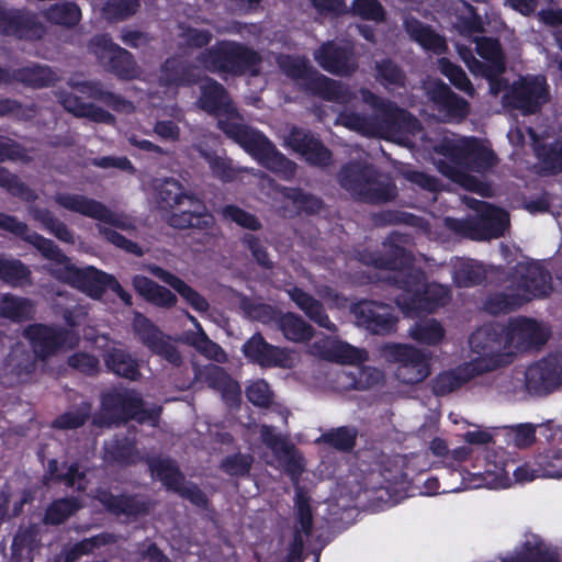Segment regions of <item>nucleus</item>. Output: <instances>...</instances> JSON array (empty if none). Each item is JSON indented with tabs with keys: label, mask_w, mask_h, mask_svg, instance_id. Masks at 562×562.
<instances>
[{
	"label": "nucleus",
	"mask_w": 562,
	"mask_h": 562,
	"mask_svg": "<svg viewBox=\"0 0 562 562\" xmlns=\"http://www.w3.org/2000/svg\"><path fill=\"white\" fill-rule=\"evenodd\" d=\"M548 336L542 324L528 318L514 319L506 328L486 324L469 339L475 358L454 371L441 373L435 382V391L449 393L477 374L509 364L518 355L542 346Z\"/></svg>",
	"instance_id": "1"
},
{
	"label": "nucleus",
	"mask_w": 562,
	"mask_h": 562,
	"mask_svg": "<svg viewBox=\"0 0 562 562\" xmlns=\"http://www.w3.org/2000/svg\"><path fill=\"white\" fill-rule=\"evenodd\" d=\"M0 228L23 236L32 243L44 257L50 260L49 270L56 278L80 289L91 297H99L105 288L112 289L125 304H131V295L123 290L112 277L93 267L76 268L70 260L60 254L50 240L36 233L26 234V226L15 218L0 214Z\"/></svg>",
	"instance_id": "2"
},
{
	"label": "nucleus",
	"mask_w": 562,
	"mask_h": 562,
	"mask_svg": "<svg viewBox=\"0 0 562 562\" xmlns=\"http://www.w3.org/2000/svg\"><path fill=\"white\" fill-rule=\"evenodd\" d=\"M394 258L389 261L376 260L375 265L390 270H400L395 277V282L401 285L404 293L396 299L398 307L407 315L422 312H432L438 306L446 303L449 291L440 284H429L424 290V296L420 297L423 288V274L412 263L411 255L401 246L395 245L393 249Z\"/></svg>",
	"instance_id": "3"
},
{
	"label": "nucleus",
	"mask_w": 562,
	"mask_h": 562,
	"mask_svg": "<svg viewBox=\"0 0 562 562\" xmlns=\"http://www.w3.org/2000/svg\"><path fill=\"white\" fill-rule=\"evenodd\" d=\"M443 158L436 160L439 171L464 189L486 194L488 188L470 170L481 172L495 164L492 150L472 139H461L454 143L445 139L439 151Z\"/></svg>",
	"instance_id": "4"
},
{
	"label": "nucleus",
	"mask_w": 562,
	"mask_h": 562,
	"mask_svg": "<svg viewBox=\"0 0 562 562\" xmlns=\"http://www.w3.org/2000/svg\"><path fill=\"white\" fill-rule=\"evenodd\" d=\"M218 125L223 132L238 143L261 165L276 172L290 177L294 173V164L276 151L272 144L259 132L250 128L237 114L235 108H215Z\"/></svg>",
	"instance_id": "5"
},
{
	"label": "nucleus",
	"mask_w": 562,
	"mask_h": 562,
	"mask_svg": "<svg viewBox=\"0 0 562 562\" xmlns=\"http://www.w3.org/2000/svg\"><path fill=\"white\" fill-rule=\"evenodd\" d=\"M550 290V277L539 263H519L506 292L488 300L486 310L493 314L505 312L535 297L548 295Z\"/></svg>",
	"instance_id": "6"
},
{
	"label": "nucleus",
	"mask_w": 562,
	"mask_h": 562,
	"mask_svg": "<svg viewBox=\"0 0 562 562\" xmlns=\"http://www.w3.org/2000/svg\"><path fill=\"white\" fill-rule=\"evenodd\" d=\"M200 61L211 72L240 77L246 74L257 76L262 58L257 50L244 43L221 40L201 54Z\"/></svg>",
	"instance_id": "7"
},
{
	"label": "nucleus",
	"mask_w": 562,
	"mask_h": 562,
	"mask_svg": "<svg viewBox=\"0 0 562 562\" xmlns=\"http://www.w3.org/2000/svg\"><path fill=\"white\" fill-rule=\"evenodd\" d=\"M158 203L161 209L170 210L169 223L173 227H207L213 217L205 205L195 196L184 194L175 180H166L158 190Z\"/></svg>",
	"instance_id": "8"
},
{
	"label": "nucleus",
	"mask_w": 562,
	"mask_h": 562,
	"mask_svg": "<svg viewBox=\"0 0 562 562\" xmlns=\"http://www.w3.org/2000/svg\"><path fill=\"white\" fill-rule=\"evenodd\" d=\"M513 464L504 452L488 456L482 472L467 473L460 470H452L450 475L461 479L459 485L449 486L442 493L459 492L467 488H507L512 485L513 479L509 475V468Z\"/></svg>",
	"instance_id": "9"
},
{
	"label": "nucleus",
	"mask_w": 562,
	"mask_h": 562,
	"mask_svg": "<svg viewBox=\"0 0 562 562\" xmlns=\"http://www.w3.org/2000/svg\"><path fill=\"white\" fill-rule=\"evenodd\" d=\"M93 53L104 70L120 79H134L139 74L137 63L131 52L115 44L110 34H97L89 41Z\"/></svg>",
	"instance_id": "10"
},
{
	"label": "nucleus",
	"mask_w": 562,
	"mask_h": 562,
	"mask_svg": "<svg viewBox=\"0 0 562 562\" xmlns=\"http://www.w3.org/2000/svg\"><path fill=\"white\" fill-rule=\"evenodd\" d=\"M372 170L352 165L340 173V184L358 199L381 202L394 195V188L389 183L372 180Z\"/></svg>",
	"instance_id": "11"
},
{
	"label": "nucleus",
	"mask_w": 562,
	"mask_h": 562,
	"mask_svg": "<svg viewBox=\"0 0 562 562\" xmlns=\"http://www.w3.org/2000/svg\"><path fill=\"white\" fill-rule=\"evenodd\" d=\"M384 355L400 363L396 376L403 383H419L429 375L428 356L413 346L389 345L384 348Z\"/></svg>",
	"instance_id": "12"
},
{
	"label": "nucleus",
	"mask_w": 562,
	"mask_h": 562,
	"mask_svg": "<svg viewBox=\"0 0 562 562\" xmlns=\"http://www.w3.org/2000/svg\"><path fill=\"white\" fill-rule=\"evenodd\" d=\"M314 59L322 69L338 77L351 76L358 69L353 46L347 43L326 41L314 52Z\"/></svg>",
	"instance_id": "13"
},
{
	"label": "nucleus",
	"mask_w": 562,
	"mask_h": 562,
	"mask_svg": "<svg viewBox=\"0 0 562 562\" xmlns=\"http://www.w3.org/2000/svg\"><path fill=\"white\" fill-rule=\"evenodd\" d=\"M550 99L543 75L519 76L502 98V105H543Z\"/></svg>",
	"instance_id": "14"
},
{
	"label": "nucleus",
	"mask_w": 562,
	"mask_h": 562,
	"mask_svg": "<svg viewBox=\"0 0 562 562\" xmlns=\"http://www.w3.org/2000/svg\"><path fill=\"white\" fill-rule=\"evenodd\" d=\"M0 34L19 40H40L45 27L30 11L0 5Z\"/></svg>",
	"instance_id": "15"
},
{
	"label": "nucleus",
	"mask_w": 562,
	"mask_h": 562,
	"mask_svg": "<svg viewBox=\"0 0 562 562\" xmlns=\"http://www.w3.org/2000/svg\"><path fill=\"white\" fill-rule=\"evenodd\" d=\"M0 34L19 40H40L45 27L30 11L0 5Z\"/></svg>",
	"instance_id": "16"
},
{
	"label": "nucleus",
	"mask_w": 562,
	"mask_h": 562,
	"mask_svg": "<svg viewBox=\"0 0 562 562\" xmlns=\"http://www.w3.org/2000/svg\"><path fill=\"white\" fill-rule=\"evenodd\" d=\"M527 389L536 394H547L562 384V357H548L525 371Z\"/></svg>",
	"instance_id": "17"
},
{
	"label": "nucleus",
	"mask_w": 562,
	"mask_h": 562,
	"mask_svg": "<svg viewBox=\"0 0 562 562\" xmlns=\"http://www.w3.org/2000/svg\"><path fill=\"white\" fill-rule=\"evenodd\" d=\"M55 201L66 210L102 221L106 224H112L123 229L131 227L128 218L113 214L104 205L92 199H88L87 196L80 194L59 193L56 195Z\"/></svg>",
	"instance_id": "18"
},
{
	"label": "nucleus",
	"mask_w": 562,
	"mask_h": 562,
	"mask_svg": "<svg viewBox=\"0 0 562 562\" xmlns=\"http://www.w3.org/2000/svg\"><path fill=\"white\" fill-rule=\"evenodd\" d=\"M243 350L247 358L262 367L292 368L297 362V355L293 350L273 347L260 335H254Z\"/></svg>",
	"instance_id": "19"
},
{
	"label": "nucleus",
	"mask_w": 562,
	"mask_h": 562,
	"mask_svg": "<svg viewBox=\"0 0 562 562\" xmlns=\"http://www.w3.org/2000/svg\"><path fill=\"white\" fill-rule=\"evenodd\" d=\"M25 335L30 340L34 352L45 357L58 349L72 348L77 344V337L71 331H59L43 325L30 326Z\"/></svg>",
	"instance_id": "20"
},
{
	"label": "nucleus",
	"mask_w": 562,
	"mask_h": 562,
	"mask_svg": "<svg viewBox=\"0 0 562 562\" xmlns=\"http://www.w3.org/2000/svg\"><path fill=\"white\" fill-rule=\"evenodd\" d=\"M149 468L154 477L160 480L168 488L191 499L196 505H204V495L193 485H187L175 464L168 459H153Z\"/></svg>",
	"instance_id": "21"
},
{
	"label": "nucleus",
	"mask_w": 562,
	"mask_h": 562,
	"mask_svg": "<svg viewBox=\"0 0 562 562\" xmlns=\"http://www.w3.org/2000/svg\"><path fill=\"white\" fill-rule=\"evenodd\" d=\"M260 435L263 442L273 451L279 465L284 469L293 479L304 469V461L297 450L291 446L284 437L276 434L272 428L262 426Z\"/></svg>",
	"instance_id": "22"
},
{
	"label": "nucleus",
	"mask_w": 562,
	"mask_h": 562,
	"mask_svg": "<svg viewBox=\"0 0 562 562\" xmlns=\"http://www.w3.org/2000/svg\"><path fill=\"white\" fill-rule=\"evenodd\" d=\"M353 313L358 324L374 334L390 331L395 323L390 306L375 302H360Z\"/></svg>",
	"instance_id": "23"
},
{
	"label": "nucleus",
	"mask_w": 562,
	"mask_h": 562,
	"mask_svg": "<svg viewBox=\"0 0 562 562\" xmlns=\"http://www.w3.org/2000/svg\"><path fill=\"white\" fill-rule=\"evenodd\" d=\"M472 207L476 209L480 213L479 229L472 233V238H496L507 228L509 216L504 210L480 201H474Z\"/></svg>",
	"instance_id": "24"
},
{
	"label": "nucleus",
	"mask_w": 562,
	"mask_h": 562,
	"mask_svg": "<svg viewBox=\"0 0 562 562\" xmlns=\"http://www.w3.org/2000/svg\"><path fill=\"white\" fill-rule=\"evenodd\" d=\"M294 508L297 525L295 526L294 541L288 554V562H300L304 543L303 536L310 535L313 522L310 496L301 488L296 490Z\"/></svg>",
	"instance_id": "25"
},
{
	"label": "nucleus",
	"mask_w": 562,
	"mask_h": 562,
	"mask_svg": "<svg viewBox=\"0 0 562 562\" xmlns=\"http://www.w3.org/2000/svg\"><path fill=\"white\" fill-rule=\"evenodd\" d=\"M310 352L314 356L342 363H357L367 360V352L364 350L334 338H324L315 341L311 346Z\"/></svg>",
	"instance_id": "26"
},
{
	"label": "nucleus",
	"mask_w": 562,
	"mask_h": 562,
	"mask_svg": "<svg viewBox=\"0 0 562 562\" xmlns=\"http://www.w3.org/2000/svg\"><path fill=\"white\" fill-rule=\"evenodd\" d=\"M68 83L70 89L77 93L75 105H94L92 102L86 103L81 101L82 99L99 101L104 105H133L131 101H126L105 90L100 81L70 78Z\"/></svg>",
	"instance_id": "27"
},
{
	"label": "nucleus",
	"mask_w": 562,
	"mask_h": 562,
	"mask_svg": "<svg viewBox=\"0 0 562 562\" xmlns=\"http://www.w3.org/2000/svg\"><path fill=\"white\" fill-rule=\"evenodd\" d=\"M286 144L302 155L310 164L323 166L330 159V153L316 138L302 130H292L285 137Z\"/></svg>",
	"instance_id": "28"
},
{
	"label": "nucleus",
	"mask_w": 562,
	"mask_h": 562,
	"mask_svg": "<svg viewBox=\"0 0 562 562\" xmlns=\"http://www.w3.org/2000/svg\"><path fill=\"white\" fill-rule=\"evenodd\" d=\"M147 270L177 291L180 296L196 312L204 313L207 311V301L200 293L189 286L183 280L157 266H148Z\"/></svg>",
	"instance_id": "29"
},
{
	"label": "nucleus",
	"mask_w": 562,
	"mask_h": 562,
	"mask_svg": "<svg viewBox=\"0 0 562 562\" xmlns=\"http://www.w3.org/2000/svg\"><path fill=\"white\" fill-rule=\"evenodd\" d=\"M58 80L57 74L47 65L31 63L13 69V81L33 89L48 88Z\"/></svg>",
	"instance_id": "30"
},
{
	"label": "nucleus",
	"mask_w": 562,
	"mask_h": 562,
	"mask_svg": "<svg viewBox=\"0 0 562 562\" xmlns=\"http://www.w3.org/2000/svg\"><path fill=\"white\" fill-rule=\"evenodd\" d=\"M504 562H557L555 552L538 536L526 538L519 551L503 559Z\"/></svg>",
	"instance_id": "31"
},
{
	"label": "nucleus",
	"mask_w": 562,
	"mask_h": 562,
	"mask_svg": "<svg viewBox=\"0 0 562 562\" xmlns=\"http://www.w3.org/2000/svg\"><path fill=\"white\" fill-rule=\"evenodd\" d=\"M404 29L409 38L418 43L424 49L441 52L446 48L443 37L436 33L428 24L416 18H408L404 21Z\"/></svg>",
	"instance_id": "32"
},
{
	"label": "nucleus",
	"mask_w": 562,
	"mask_h": 562,
	"mask_svg": "<svg viewBox=\"0 0 562 562\" xmlns=\"http://www.w3.org/2000/svg\"><path fill=\"white\" fill-rule=\"evenodd\" d=\"M302 86L307 93L325 101H338L342 97L341 83L319 74L315 69H313Z\"/></svg>",
	"instance_id": "33"
},
{
	"label": "nucleus",
	"mask_w": 562,
	"mask_h": 562,
	"mask_svg": "<svg viewBox=\"0 0 562 562\" xmlns=\"http://www.w3.org/2000/svg\"><path fill=\"white\" fill-rule=\"evenodd\" d=\"M42 15L48 23L66 29L76 27L82 18L80 7L74 1L50 4Z\"/></svg>",
	"instance_id": "34"
},
{
	"label": "nucleus",
	"mask_w": 562,
	"mask_h": 562,
	"mask_svg": "<svg viewBox=\"0 0 562 562\" xmlns=\"http://www.w3.org/2000/svg\"><path fill=\"white\" fill-rule=\"evenodd\" d=\"M133 285L144 299L157 306L170 307L177 303V296L172 292L146 277L136 276Z\"/></svg>",
	"instance_id": "35"
},
{
	"label": "nucleus",
	"mask_w": 562,
	"mask_h": 562,
	"mask_svg": "<svg viewBox=\"0 0 562 562\" xmlns=\"http://www.w3.org/2000/svg\"><path fill=\"white\" fill-rule=\"evenodd\" d=\"M116 401L121 406V412L124 418H134L139 423L149 422L151 426L156 425L160 409L146 411L138 395L134 392H126L124 394H116Z\"/></svg>",
	"instance_id": "36"
},
{
	"label": "nucleus",
	"mask_w": 562,
	"mask_h": 562,
	"mask_svg": "<svg viewBox=\"0 0 562 562\" xmlns=\"http://www.w3.org/2000/svg\"><path fill=\"white\" fill-rule=\"evenodd\" d=\"M288 293L290 297L295 302V304L312 321H314L316 324L324 328L335 330V325L329 321L328 316L324 313L322 305L311 295L296 288L289 290Z\"/></svg>",
	"instance_id": "37"
},
{
	"label": "nucleus",
	"mask_w": 562,
	"mask_h": 562,
	"mask_svg": "<svg viewBox=\"0 0 562 562\" xmlns=\"http://www.w3.org/2000/svg\"><path fill=\"white\" fill-rule=\"evenodd\" d=\"M375 80L386 89L404 88L406 75L391 58H383L374 63Z\"/></svg>",
	"instance_id": "38"
},
{
	"label": "nucleus",
	"mask_w": 562,
	"mask_h": 562,
	"mask_svg": "<svg viewBox=\"0 0 562 562\" xmlns=\"http://www.w3.org/2000/svg\"><path fill=\"white\" fill-rule=\"evenodd\" d=\"M193 105H233L226 88L217 80L205 77L200 85V98Z\"/></svg>",
	"instance_id": "39"
},
{
	"label": "nucleus",
	"mask_w": 562,
	"mask_h": 562,
	"mask_svg": "<svg viewBox=\"0 0 562 562\" xmlns=\"http://www.w3.org/2000/svg\"><path fill=\"white\" fill-rule=\"evenodd\" d=\"M453 268V280L459 286L477 284L486 273L484 267L474 260L457 259Z\"/></svg>",
	"instance_id": "40"
},
{
	"label": "nucleus",
	"mask_w": 562,
	"mask_h": 562,
	"mask_svg": "<svg viewBox=\"0 0 562 562\" xmlns=\"http://www.w3.org/2000/svg\"><path fill=\"white\" fill-rule=\"evenodd\" d=\"M106 367L117 375L134 380L138 375L137 363L122 349L112 348L104 358Z\"/></svg>",
	"instance_id": "41"
},
{
	"label": "nucleus",
	"mask_w": 562,
	"mask_h": 562,
	"mask_svg": "<svg viewBox=\"0 0 562 562\" xmlns=\"http://www.w3.org/2000/svg\"><path fill=\"white\" fill-rule=\"evenodd\" d=\"M276 198L284 200V209L288 210L290 206L296 211H305L307 213L317 212L322 202L312 195H307L297 190H277Z\"/></svg>",
	"instance_id": "42"
},
{
	"label": "nucleus",
	"mask_w": 562,
	"mask_h": 562,
	"mask_svg": "<svg viewBox=\"0 0 562 562\" xmlns=\"http://www.w3.org/2000/svg\"><path fill=\"white\" fill-rule=\"evenodd\" d=\"M188 317L196 328V331L187 335V341L207 358L215 359L216 361H223L225 358L223 350L207 338L206 334L194 316L188 315Z\"/></svg>",
	"instance_id": "43"
},
{
	"label": "nucleus",
	"mask_w": 562,
	"mask_h": 562,
	"mask_svg": "<svg viewBox=\"0 0 562 562\" xmlns=\"http://www.w3.org/2000/svg\"><path fill=\"white\" fill-rule=\"evenodd\" d=\"M139 7L140 0H106L102 15L109 23L123 22L132 18Z\"/></svg>",
	"instance_id": "44"
},
{
	"label": "nucleus",
	"mask_w": 562,
	"mask_h": 562,
	"mask_svg": "<svg viewBox=\"0 0 562 562\" xmlns=\"http://www.w3.org/2000/svg\"><path fill=\"white\" fill-rule=\"evenodd\" d=\"M278 323L284 337L294 342L306 341L313 335L312 327L294 314L289 313L281 316Z\"/></svg>",
	"instance_id": "45"
},
{
	"label": "nucleus",
	"mask_w": 562,
	"mask_h": 562,
	"mask_svg": "<svg viewBox=\"0 0 562 562\" xmlns=\"http://www.w3.org/2000/svg\"><path fill=\"white\" fill-rule=\"evenodd\" d=\"M475 50L483 60L494 68L506 66V55L498 38L479 37L475 42Z\"/></svg>",
	"instance_id": "46"
},
{
	"label": "nucleus",
	"mask_w": 562,
	"mask_h": 562,
	"mask_svg": "<svg viewBox=\"0 0 562 562\" xmlns=\"http://www.w3.org/2000/svg\"><path fill=\"white\" fill-rule=\"evenodd\" d=\"M438 68L457 89L468 94L473 93L474 88L461 66L452 63L447 57H441L438 59Z\"/></svg>",
	"instance_id": "47"
},
{
	"label": "nucleus",
	"mask_w": 562,
	"mask_h": 562,
	"mask_svg": "<svg viewBox=\"0 0 562 562\" xmlns=\"http://www.w3.org/2000/svg\"><path fill=\"white\" fill-rule=\"evenodd\" d=\"M161 72L165 81L169 86H190L195 82L192 69L176 60H166L161 68Z\"/></svg>",
	"instance_id": "48"
},
{
	"label": "nucleus",
	"mask_w": 562,
	"mask_h": 562,
	"mask_svg": "<svg viewBox=\"0 0 562 562\" xmlns=\"http://www.w3.org/2000/svg\"><path fill=\"white\" fill-rule=\"evenodd\" d=\"M409 335L420 344L436 345L442 340L445 330L437 321L426 319L412 327L409 329Z\"/></svg>",
	"instance_id": "49"
},
{
	"label": "nucleus",
	"mask_w": 562,
	"mask_h": 562,
	"mask_svg": "<svg viewBox=\"0 0 562 562\" xmlns=\"http://www.w3.org/2000/svg\"><path fill=\"white\" fill-rule=\"evenodd\" d=\"M349 375H352V382L345 383V387L368 389L383 380V373L371 367L357 368L355 372L342 373L339 375V380L347 379Z\"/></svg>",
	"instance_id": "50"
},
{
	"label": "nucleus",
	"mask_w": 562,
	"mask_h": 562,
	"mask_svg": "<svg viewBox=\"0 0 562 562\" xmlns=\"http://www.w3.org/2000/svg\"><path fill=\"white\" fill-rule=\"evenodd\" d=\"M98 498L109 510L117 514L136 515L143 509L134 498L116 497L108 492H100Z\"/></svg>",
	"instance_id": "51"
},
{
	"label": "nucleus",
	"mask_w": 562,
	"mask_h": 562,
	"mask_svg": "<svg viewBox=\"0 0 562 562\" xmlns=\"http://www.w3.org/2000/svg\"><path fill=\"white\" fill-rule=\"evenodd\" d=\"M537 464L540 467V474H542L543 477H562V448H552L539 454Z\"/></svg>",
	"instance_id": "52"
},
{
	"label": "nucleus",
	"mask_w": 562,
	"mask_h": 562,
	"mask_svg": "<svg viewBox=\"0 0 562 562\" xmlns=\"http://www.w3.org/2000/svg\"><path fill=\"white\" fill-rule=\"evenodd\" d=\"M0 311L3 316L20 321L31 316L33 313V306L27 300L14 296H3Z\"/></svg>",
	"instance_id": "53"
},
{
	"label": "nucleus",
	"mask_w": 562,
	"mask_h": 562,
	"mask_svg": "<svg viewBox=\"0 0 562 562\" xmlns=\"http://www.w3.org/2000/svg\"><path fill=\"white\" fill-rule=\"evenodd\" d=\"M536 153L547 170L551 172L562 171V140L550 144L549 149H547V144L543 146L536 145Z\"/></svg>",
	"instance_id": "54"
},
{
	"label": "nucleus",
	"mask_w": 562,
	"mask_h": 562,
	"mask_svg": "<svg viewBox=\"0 0 562 562\" xmlns=\"http://www.w3.org/2000/svg\"><path fill=\"white\" fill-rule=\"evenodd\" d=\"M352 11L366 21L383 22L386 15L379 0H353Z\"/></svg>",
	"instance_id": "55"
},
{
	"label": "nucleus",
	"mask_w": 562,
	"mask_h": 562,
	"mask_svg": "<svg viewBox=\"0 0 562 562\" xmlns=\"http://www.w3.org/2000/svg\"><path fill=\"white\" fill-rule=\"evenodd\" d=\"M428 93L435 105H470L465 99L459 98L451 88L442 81L436 82Z\"/></svg>",
	"instance_id": "56"
},
{
	"label": "nucleus",
	"mask_w": 562,
	"mask_h": 562,
	"mask_svg": "<svg viewBox=\"0 0 562 562\" xmlns=\"http://www.w3.org/2000/svg\"><path fill=\"white\" fill-rule=\"evenodd\" d=\"M27 268L16 260L0 259V278L11 284H22L29 277Z\"/></svg>",
	"instance_id": "57"
},
{
	"label": "nucleus",
	"mask_w": 562,
	"mask_h": 562,
	"mask_svg": "<svg viewBox=\"0 0 562 562\" xmlns=\"http://www.w3.org/2000/svg\"><path fill=\"white\" fill-rule=\"evenodd\" d=\"M280 66L288 77L302 80V85L313 71V67L304 58L286 56Z\"/></svg>",
	"instance_id": "58"
},
{
	"label": "nucleus",
	"mask_w": 562,
	"mask_h": 562,
	"mask_svg": "<svg viewBox=\"0 0 562 562\" xmlns=\"http://www.w3.org/2000/svg\"><path fill=\"white\" fill-rule=\"evenodd\" d=\"M34 217L58 239L63 241H72V237L68 228L61 222L54 218L50 212L46 210H38L34 212Z\"/></svg>",
	"instance_id": "59"
},
{
	"label": "nucleus",
	"mask_w": 562,
	"mask_h": 562,
	"mask_svg": "<svg viewBox=\"0 0 562 562\" xmlns=\"http://www.w3.org/2000/svg\"><path fill=\"white\" fill-rule=\"evenodd\" d=\"M79 508V505L71 499H61L55 502L48 509L45 516L46 522L60 524L67 519L72 513Z\"/></svg>",
	"instance_id": "60"
},
{
	"label": "nucleus",
	"mask_w": 562,
	"mask_h": 562,
	"mask_svg": "<svg viewBox=\"0 0 562 562\" xmlns=\"http://www.w3.org/2000/svg\"><path fill=\"white\" fill-rule=\"evenodd\" d=\"M356 431L349 428H338L323 436L324 441L337 449L349 450L355 445Z\"/></svg>",
	"instance_id": "61"
},
{
	"label": "nucleus",
	"mask_w": 562,
	"mask_h": 562,
	"mask_svg": "<svg viewBox=\"0 0 562 562\" xmlns=\"http://www.w3.org/2000/svg\"><path fill=\"white\" fill-rule=\"evenodd\" d=\"M248 400L257 406H267L272 398V392L263 380L252 382L246 391Z\"/></svg>",
	"instance_id": "62"
},
{
	"label": "nucleus",
	"mask_w": 562,
	"mask_h": 562,
	"mask_svg": "<svg viewBox=\"0 0 562 562\" xmlns=\"http://www.w3.org/2000/svg\"><path fill=\"white\" fill-rule=\"evenodd\" d=\"M460 55L469 71L475 77L485 79L494 69V67L491 66L487 61L479 60L470 49L465 48L464 50H460Z\"/></svg>",
	"instance_id": "63"
},
{
	"label": "nucleus",
	"mask_w": 562,
	"mask_h": 562,
	"mask_svg": "<svg viewBox=\"0 0 562 562\" xmlns=\"http://www.w3.org/2000/svg\"><path fill=\"white\" fill-rule=\"evenodd\" d=\"M224 216L232 222H235L239 226L249 229L259 228V223L256 217L238 207L227 206L223 211Z\"/></svg>",
	"instance_id": "64"
}]
</instances>
